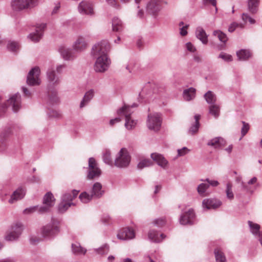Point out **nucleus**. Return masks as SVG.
I'll use <instances>...</instances> for the list:
<instances>
[{"instance_id":"1","label":"nucleus","mask_w":262,"mask_h":262,"mask_svg":"<svg viewBox=\"0 0 262 262\" xmlns=\"http://www.w3.org/2000/svg\"><path fill=\"white\" fill-rule=\"evenodd\" d=\"M136 103H133L131 106L124 105L122 107L119 109L117 114L120 116H124L125 119V127L128 130L134 129L137 123V120L132 118L131 115L133 111L131 108L137 107Z\"/></svg>"},{"instance_id":"2","label":"nucleus","mask_w":262,"mask_h":262,"mask_svg":"<svg viewBox=\"0 0 262 262\" xmlns=\"http://www.w3.org/2000/svg\"><path fill=\"white\" fill-rule=\"evenodd\" d=\"M38 0H11L10 7L14 13L30 10L36 7Z\"/></svg>"},{"instance_id":"3","label":"nucleus","mask_w":262,"mask_h":262,"mask_svg":"<svg viewBox=\"0 0 262 262\" xmlns=\"http://www.w3.org/2000/svg\"><path fill=\"white\" fill-rule=\"evenodd\" d=\"M59 232V222L53 218L51 219L49 223L42 226L40 229V233L42 237L47 239L54 237Z\"/></svg>"},{"instance_id":"4","label":"nucleus","mask_w":262,"mask_h":262,"mask_svg":"<svg viewBox=\"0 0 262 262\" xmlns=\"http://www.w3.org/2000/svg\"><path fill=\"white\" fill-rule=\"evenodd\" d=\"M131 157L127 150L122 148L117 154L114 161V165L119 168H126L130 162Z\"/></svg>"},{"instance_id":"5","label":"nucleus","mask_w":262,"mask_h":262,"mask_svg":"<svg viewBox=\"0 0 262 262\" xmlns=\"http://www.w3.org/2000/svg\"><path fill=\"white\" fill-rule=\"evenodd\" d=\"M162 121V119L160 114L158 113H150L147 116L146 125L149 129L158 132L161 128Z\"/></svg>"},{"instance_id":"6","label":"nucleus","mask_w":262,"mask_h":262,"mask_svg":"<svg viewBox=\"0 0 262 262\" xmlns=\"http://www.w3.org/2000/svg\"><path fill=\"white\" fill-rule=\"evenodd\" d=\"M94 57L96 59L94 66L96 72L104 73L108 70L111 63L108 55Z\"/></svg>"},{"instance_id":"7","label":"nucleus","mask_w":262,"mask_h":262,"mask_svg":"<svg viewBox=\"0 0 262 262\" xmlns=\"http://www.w3.org/2000/svg\"><path fill=\"white\" fill-rule=\"evenodd\" d=\"M111 47L107 40H102L96 43L92 48V54L93 56L107 55Z\"/></svg>"},{"instance_id":"8","label":"nucleus","mask_w":262,"mask_h":262,"mask_svg":"<svg viewBox=\"0 0 262 262\" xmlns=\"http://www.w3.org/2000/svg\"><path fill=\"white\" fill-rule=\"evenodd\" d=\"M165 3V0H150L146 6L147 13L156 17L162 9V5Z\"/></svg>"},{"instance_id":"9","label":"nucleus","mask_w":262,"mask_h":262,"mask_svg":"<svg viewBox=\"0 0 262 262\" xmlns=\"http://www.w3.org/2000/svg\"><path fill=\"white\" fill-rule=\"evenodd\" d=\"M23 229V225L20 223H16L13 224L10 231L6 236V239L9 241L16 240L21 234Z\"/></svg>"},{"instance_id":"10","label":"nucleus","mask_w":262,"mask_h":262,"mask_svg":"<svg viewBox=\"0 0 262 262\" xmlns=\"http://www.w3.org/2000/svg\"><path fill=\"white\" fill-rule=\"evenodd\" d=\"M40 69L38 67H34L28 73L27 83L31 86L40 84L41 81L39 79Z\"/></svg>"},{"instance_id":"11","label":"nucleus","mask_w":262,"mask_h":262,"mask_svg":"<svg viewBox=\"0 0 262 262\" xmlns=\"http://www.w3.org/2000/svg\"><path fill=\"white\" fill-rule=\"evenodd\" d=\"M101 174V170L97 167V163L94 158H90L89 159V172L87 178L92 180L98 178Z\"/></svg>"},{"instance_id":"12","label":"nucleus","mask_w":262,"mask_h":262,"mask_svg":"<svg viewBox=\"0 0 262 262\" xmlns=\"http://www.w3.org/2000/svg\"><path fill=\"white\" fill-rule=\"evenodd\" d=\"M195 221V214L192 209H188L181 215V224L192 225Z\"/></svg>"},{"instance_id":"13","label":"nucleus","mask_w":262,"mask_h":262,"mask_svg":"<svg viewBox=\"0 0 262 262\" xmlns=\"http://www.w3.org/2000/svg\"><path fill=\"white\" fill-rule=\"evenodd\" d=\"M46 28V24H38L36 26L35 32L30 33L28 37L33 42L38 41L43 36V31Z\"/></svg>"},{"instance_id":"14","label":"nucleus","mask_w":262,"mask_h":262,"mask_svg":"<svg viewBox=\"0 0 262 262\" xmlns=\"http://www.w3.org/2000/svg\"><path fill=\"white\" fill-rule=\"evenodd\" d=\"M135 236L134 231L129 228H124L121 229L117 234V237L121 240L133 239Z\"/></svg>"},{"instance_id":"15","label":"nucleus","mask_w":262,"mask_h":262,"mask_svg":"<svg viewBox=\"0 0 262 262\" xmlns=\"http://www.w3.org/2000/svg\"><path fill=\"white\" fill-rule=\"evenodd\" d=\"M78 11L82 14L92 15L94 13L92 4L86 1H83L79 4Z\"/></svg>"},{"instance_id":"16","label":"nucleus","mask_w":262,"mask_h":262,"mask_svg":"<svg viewBox=\"0 0 262 262\" xmlns=\"http://www.w3.org/2000/svg\"><path fill=\"white\" fill-rule=\"evenodd\" d=\"M47 76L50 85L56 86L60 83V78L56 75L53 67L48 69L47 72Z\"/></svg>"},{"instance_id":"17","label":"nucleus","mask_w":262,"mask_h":262,"mask_svg":"<svg viewBox=\"0 0 262 262\" xmlns=\"http://www.w3.org/2000/svg\"><path fill=\"white\" fill-rule=\"evenodd\" d=\"M20 94L16 93L8 100V103L12 106L13 112H17L20 108Z\"/></svg>"},{"instance_id":"18","label":"nucleus","mask_w":262,"mask_h":262,"mask_svg":"<svg viewBox=\"0 0 262 262\" xmlns=\"http://www.w3.org/2000/svg\"><path fill=\"white\" fill-rule=\"evenodd\" d=\"M221 205V201L216 199H205L203 201V207L207 209H216Z\"/></svg>"},{"instance_id":"19","label":"nucleus","mask_w":262,"mask_h":262,"mask_svg":"<svg viewBox=\"0 0 262 262\" xmlns=\"http://www.w3.org/2000/svg\"><path fill=\"white\" fill-rule=\"evenodd\" d=\"M26 194V190L23 187H19L17 189L11 196V198L9 200V202L11 204L14 203L15 201L23 199Z\"/></svg>"},{"instance_id":"20","label":"nucleus","mask_w":262,"mask_h":262,"mask_svg":"<svg viewBox=\"0 0 262 262\" xmlns=\"http://www.w3.org/2000/svg\"><path fill=\"white\" fill-rule=\"evenodd\" d=\"M152 159L156 162L157 164L163 168H166L168 164V161L163 155L158 153L151 154Z\"/></svg>"},{"instance_id":"21","label":"nucleus","mask_w":262,"mask_h":262,"mask_svg":"<svg viewBox=\"0 0 262 262\" xmlns=\"http://www.w3.org/2000/svg\"><path fill=\"white\" fill-rule=\"evenodd\" d=\"M61 55L66 60H73L75 57L74 52L70 49L66 47H61L59 49Z\"/></svg>"},{"instance_id":"22","label":"nucleus","mask_w":262,"mask_h":262,"mask_svg":"<svg viewBox=\"0 0 262 262\" xmlns=\"http://www.w3.org/2000/svg\"><path fill=\"white\" fill-rule=\"evenodd\" d=\"M102 188V185L99 182H96L93 185L91 194L94 198H99L103 195L104 192Z\"/></svg>"},{"instance_id":"23","label":"nucleus","mask_w":262,"mask_h":262,"mask_svg":"<svg viewBox=\"0 0 262 262\" xmlns=\"http://www.w3.org/2000/svg\"><path fill=\"white\" fill-rule=\"evenodd\" d=\"M195 96L196 90L192 87L185 89L183 93V98L187 101L192 100L194 99Z\"/></svg>"},{"instance_id":"24","label":"nucleus","mask_w":262,"mask_h":262,"mask_svg":"<svg viewBox=\"0 0 262 262\" xmlns=\"http://www.w3.org/2000/svg\"><path fill=\"white\" fill-rule=\"evenodd\" d=\"M148 238L156 243H159L162 241V240L166 237V236L163 234H160L159 236L158 232L155 230H150L148 234Z\"/></svg>"},{"instance_id":"25","label":"nucleus","mask_w":262,"mask_h":262,"mask_svg":"<svg viewBox=\"0 0 262 262\" xmlns=\"http://www.w3.org/2000/svg\"><path fill=\"white\" fill-rule=\"evenodd\" d=\"M94 96V91L92 89L86 92L80 103V107L83 108L88 104Z\"/></svg>"},{"instance_id":"26","label":"nucleus","mask_w":262,"mask_h":262,"mask_svg":"<svg viewBox=\"0 0 262 262\" xmlns=\"http://www.w3.org/2000/svg\"><path fill=\"white\" fill-rule=\"evenodd\" d=\"M259 0H248V10L250 13L255 14L257 13L259 5Z\"/></svg>"},{"instance_id":"27","label":"nucleus","mask_w":262,"mask_h":262,"mask_svg":"<svg viewBox=\"0 0 262 262\" xmlns=\"http://www.w3.org/2000/svg\"><path fill=\"white\" fill-rule=\"evenodd\" d=\"M196 37L202 41L203 44H207L208 42V36L205 31L201 27H199L196 29Z\"/></svg>"},{"instance_id":"28","label":"nucleus","mask_w":262,"mask_h":262,"mask_svg":"<svg viewBox=\"0 0 262 262\" xmlns=\"http://www.w3.org/2000/svg\"><path fill=\"white\" fill-rule=\"evenodd\" d=\"M225 144V141L221 137L214 138L208 141L207 145L215 148H220Z\"/></svg>"},{"instance_id":"29","label":"nucleus","mask_w":262,"mask_h":262,"mask_svg":"<svg viewBox=\"0 0 262 262\" xmlns=\"http://www.w3.org/2000/svg\"><path fill=\"white\" fill-rule=\"evenodd\" d=\"M86 47V43L84 39L82 37H79L73 45L74 49L77 52L82 51Z\"/></svg>"},{"instance_id":"30","label":"nucleus","mask_w":262,"mask_h":262,"mask_svg":"<svg viewBox=\"0 0 262 262\" xmlns=\"http://www.w3.org/2000/svg\"><path fill=\"white\" fill-rule=\"evenodd\" d=\"M55 199L53 194L50 192H47L43 196V204H47L49 206H53L55 204Z\"/></svg>"},{"instance_id":"31","label":"nucleus","mask_w":262,"mask_h":262,"mask_svg":"<svg viewBox=\"0 0 262 262\" xmlns=\"http://www.w3.org/2000/svg\"><path fill=\"white\" fill-rule=\"evenodd\" d=\"M112 28L114 31H121L123 28L122 21L117 17H114L112 20Z\"/></svg>"},{"instance_id":"32","label":"nucleus","mask_w":262,"mask_h":262,"mask_svg":"<svg viewBox=\"0 0 262 262\" xmlns=\"http://www.w3.org/2000/svg\"><path fill=\"white\" fill-rule=\"evenodd\" d=\"M72 250L73 253L76 255L84 254L86 251V250L82 248L79 243L72 244Z\"/></svg>"},{"instance_id":"33","label":"nucleus","mask_w":262,"mask_h":262,"mask_svg":"<svg viewBox=\"0 0 262 262\" xmlns=\"http://www.w3.org/2000/svg\"><path fill=\"white\" fill-rule=\"evenodd\" d=\"M206 102L211 105L215 104L216 100L215 95L211 91H208L204 96Z\"/></svg>"},{"instance_id":"34","label":"nucleus","mask_w":262,"mask_h":262,"mask_svg":"<svg viewBox=\"0 0 262 262\" xmlns=\"http://www.w3.org/2000/svg\"><path fill=\"white\" fill-rule=\"evenodd\" d=\"M237 56L240 60H247L250 56L251 53L249 50L242 49L236 52Z\"/></svg>"},{"instance_id":"35","label":"nucleus","mask_w":262,"mask_h":262,"mask_svg":"<svg viewBox=\"0 0 262 262\" xmlns=\"http://www.w3.org/2000/svg\"><path fill=\"white\" fill-rule=\"evenodd\" d=\"M78 191H77L76 190H73L72 191V194L71 193L68 192L64 193L62 198L61 200L63 201H68L69 202H71V201L77 195L78 193Z\"/></svg>"},{"instance_id":"36","label":"nucleus","mask_w":262,"mask_h":262,"mask_svg":"<svg viewBox=\"0 0 262 262\" xmlns=\"http://www.w3.org/2000/svg\"><path fill=\"white\" fill-rule=\"evenodd\" d=\"M74 205L72 202H69L61 200V202L58 205V210L60 212H64L71 205Z\"/></svg>"},{"instance_id":"37","label":"nucleus","mask_w":262,"mask_h":262,"mask_svg":"<svg viewBox=\"0 0 262 262\" xmlns=\"http://www.w3.org/2000/svg\"><path fill=\"white\" fill-rule=\"evenodd\" d=\"M152 165L153 162L151 160L148 159H144L141 160L138 164L137 167L139 169H142L145 167H149Z\"/></svg>"},{"instance_id":"38","label":"nucleus","mask_w":262,"mask_h":262,"mask_svg":"<svg viewBox=\"0 0 262 262\" xmlns=\"http://www.w3.org/2000/svg\"><path fill=\"white\" fill-rule=\"evenodd\" d=\"M213 35L216 36L223 43H226L228 40L227 35L220 30L214 31Z\"/></svg>"},{"instance_id":"39","label":"nucleus","mask_w":262,"mask_h":262,"mask_svg":"<svg viewBox=\"0 0 262 262\" xmlns=\"http://www.w3.org/2000/svg\"><path fill=\"white\" fill-rule=\"evenodd\" d=\"M214 254L216 262H226V259L224 254L219 249H215Z\"/></svg>"},{"instance_id":"40","label":"nucleus","mask_w":262,"mask_h":262,"mask_svg":"<svg viewBox=\"0 0 262 262\" xmlns=\"http://www.w3.org/2000/svg\"><path fill=\"white\" fill-rule=\"evenodd\" d=\"M93 198V196L91 194H89L86 192H82L79 196L80 201L83 203H87L89 202Z\"/></svg>"},{"instance_id":"41","label":"nucleus","mask_w":262,"mask_h":262,"mask_svg":"<svg viewBox=\"0 0 262 262\" xmlns=\"http://www.w3.org/2000/svg\"><path fill=\"white\" fill-rule=\"evenodd\" d=\"M109 246L107 244H104L101 247L95 249V251L98 254L103 255L107 254L109 252Z\"/></svg>"},{"instance_id":"42","label":"nucleus","mask_w":262,"mask_h":262,"mask_svg":"<svg viewBox=\"0 0 262 262\" xmlns=\"http://www.w3.org/2000/svg\"><path fill=\"white\" fill-rule=\"evenodd\" d=\"M209 113L217 118L220 114V107L216 104L211 105L209 108Z\"/></svg>"},{"instance_id":"43","label":"nucleus","mask_w":262,"mask_h":262,"mask_svg":"<svg viewBox=\"0 0 262 262\" xmlns=\"http://www.w3.org/2000/svg\"><path fill=\"white\" fill-rule=\"evenodd\" d=\"M209 188V185L206 183H201L197 187V190L199 194L203 195L206 190Z\"/></svg>"},{"instance_id":"44","label":"nucleus","mask_w":262,"mask_h":262,"mask_svg":"<svg viewBox=\"0 0 262 262\" xmlns=\"http://www.w3.org/2000/svg\"><path fill=\"white\" fill-rule=\"evenodd\" d=\"M8 49L11 52H16L19 48L18 42L15 41L9 42L8 44Z\"/></svg>"},{"instance_id":"45","label":"nucleus","mask_w":262,"mask_h":262,"mask_svg":"<svg viewBox=\"0 0 262 262\" xmlns=\"http://www.w3.org/2000/svg\"><path fill=\"white\" fill-rule=\"evenodd\" d=\"M103 161L107 164H111L112 163L111 153L109 150L105 151L103 155Z\"/></svg>"},{"instance_id":"46","label":"nucleus","mask_w":262,"mask_h":262,"mask_svg":"<svg viewBox=\"0 0 262 262\" xmlns=\"http://www.w3.org/2000/svg\"><path fill=\"white\" fill-rule=\"evenodd\" d=\"M226 193L228 199L232 200L234 199V194L232 190V186L229 183L226 185Z\"/></svg>"},{"instance_id":"47","label":"nucleus","mask_w":262,"mask_h":262,"mask_svg":"<svg viewBox=\"0 0 262 262\" xmlns=\"http://www.w3.org/2000/svg\"><path fill=\"white\" fill-rule=\"evenodd\" d=\"M242 19L245 23L247 21L249 22L251 24H254L255 23V20L254 18H252L247 13H243L242 16Z\"/></svg>"},{"instance_id":"48","label":"nucleus","mask_w":262,"mask_h":262,"mask_svg":"<svg viewBox=\"0 0 262 262\" xmlns=\"http://www.w3.org/2000/svg\"><path fill=\"white\" fill-rule=\"evenodd\" d=\"M200 125V123H193L189 129V134H190L191 135H194V134H196L199 130Z\"/></svg>"},{"instance_id":"49","label":"nucleus","mask_w":262,"mask_h":262,"mask_svg":"<svg viewBox=\"0 0 262 262\" xmlns=\"http://www.w3.org/2000/svg\"><path fill=\"white\" fill-rule=\"evenodd\" d=\"M136 16L140 19H143L145 16V13L143 9L140 8V6L136 7Z\"/></svg>"},{"instance_id":"50","label":"nucleus","mask_w":262,"mask_h":262,"mask_svg":"<svg viewBox=\"0 0 262 262\" xmlns=\"http://www.w3.org/2000/svg\"><path fill=\"white\" fill-rule=\"evenodd\" d=\"M242 122L243 123V127L241 129V134L242 137H243L248 132L249 129V125L245 121H242Z\"/></svg>"},{"instance_id":"51","label":"nucleus","mask_w":262,"mask_h":262,"mask_svg":"<svg viewBox=\"0 0 262 262\" xmlns=\"http://www.w3.org/2000/svg\"><path fill=\"white\" fill-rule=\"evenodd\" d=\"M165 220L164 218H160L154 221V224L158 227H162L165 224Z\"/></svg>"},{"instance_id":"52","label":"nucleus","mask_w":262,"mask_h":262,"mask_svg":"<svg viewBox=\"0 0 262 262\" xmlns=\"http://www.w3.org/2000/svg\"><path fill=\"white\" fill-rule=\"evenodd\" d=\"M7 107V104L2 102V99L0 98V117L4 115L6 111Z\"/></svg>"},{"instance_id":"53","label":"nucleus","mask_w":262,"mask_h":262,"mask_svg":"<svg viewBox=\"0 0 262 262\" xmlns=\"http://www.w3.org/2000/svg\"><path fill=\"white\" fill-rule=\"evenodd\" d=\"M219 58H222L226 61H230L232 60V56L230 55L223 52L219 55Z\"/></svg>"},{"instance_id":"54","label":"nucleus","mask_w":262,"mask_h":262,"mask_svg":"<svg viewBox=\"0 0 262 262\" xmlns=\"http://www.w3.org/2000/svg\"><path fill=\"white\" fill-rule=\"evenodd\" d=\"M52 206H49V205L47 204H43V206H40L38 208V211L40 213H43L45 212H47L50 210V209Z\"/></svg>"},{"instance_id":"55","label":"nucleus","mask_w":262,"mask_h":262,"mask_svg":"<svg viewBox=\"0 0 262 262\" xmlns=\"http://www.w3.org/2000/svg\"><path fill=\"white\" fill-rule=\"evenodd\" d=\"M3 137H5L4 135H0V152L4 151L6 149V145L4 143V139Z\"/></svg>"},{"instance_id":"56","label":"nucleus","mask_w":262,"mask_h":262,"mask_svg":"<svg viewBox=\"0 0 262 262\" xmlns=\"http://www.w3.org/2000/svg\"><path fill=\"white\" fill-rule=\"evenodd\" d=\"M37 209H38L37 206L30 207L25 209L24 210V214H30V213H32L33 212H35L36 210H37Z\"/></svg>"},{"instance_id":"57","label":"nucleus","mask_w":262,"mask_h":262,"mask_svg":"<svg viewBox=\"0 0 262 262\" xmlns=\"http://www.w3.org/2000/svg\"><path fill=\"white\" fill-rule=\"evenodd\" d=\"M201 181H204L205 182H207V184L209 185V186L210 185L213 186V187H216L219 185V183L216 180H211L209 179H206L205 180H201Z\"/></svg>"},{"instance_id":"58","label":"nucleus","mask_w":262,"mask_h":262,"mask_svg":"<svg viewBox=\"0 0 262 262\" xmlns=\"http://www.w3.org/2000/svg\"><path fill=\"white\" fill-rule=\"evenodd\" d=\"M203 4L205 5L211 4L213 6L215 7V11L217 12V9L216 7V0H202Z\"/></svg>"},{"instance_id":"59","label":"nucleus","mask_w":262,"mask_h":262,"mask_svg":"<svg viewBox=\"0 0 262 262\" xmlns=\"http://www.w3.org/2000/svg\"><path fill=\"white\" fill-rule=\"evenodd\" d=\"M239 26H241V27L243 28V26L242 25H239L238 24L236 23H232L229 27V28H228V31L229 32H233L235 30V29L238 27Z\"/></svg>"},{"instance_id":"60","label":"nucleus","mask_w":262,"mask_h":262,"mask_svg":"<svg viewBox=\"0 0 262 262\" xmlns=\"http://www.w3.org/2000/svg\"><path fill=\"white\" fill-rule=\"evenodd\" d=\"M48 114L49 117L51 118H58L60 115L57 111L55 110H51L48 113Z\"/></svg>"},{"instance_id":"61","label":"nucleus","mask_w":262,"mask_h":262,"mask_svg":"<svg viewBox=\"0 0 262 262\" xmlns=\"http://www.w3.org/2000/svg\"><path fill=\"white\" fill-rule=\"evenodd\" d=\"M187 50L190 52H194L196 51L195 47L190 42H187L185 45Z\"/></svg>"},{"instance_id":"62","label":"nucleus","mask_w":262,"mask_h":262,"mask_svg":"<svg viewBox=\"0 0 262 262\" xmlns=\"http://www.w3.org/2000/svg\"><path fill=\"white\" fill-rule=\"evenodd\" d=\"M49 100L52 103H56L58 101V98L56 93L52 94L49 96Z\"/></svg>"},{"instance_id":"63","label":"nucleus","mask_w":262,"mask_h":262,"mask_svg":"<svg viewBox=\"0 0 262 262\" xmlns=\"http://www.w3.org/2000/svg\"><path fill=\"white\" fill-rule=\"evenodd\" d=\"M106 1L108 5L112 7L117 8L119 6L117 2V0H106Z\"/></svg>"},{"instance_id":"64","label":"nucleus","mask_w":262,"mask_h":262,"mask_svg":"<svg viewBox=\"0 0 262 262\" xmlns=\"http://www.w3.org/2000/svg\"><path fill=\"white\" fill-rule=\"evenodd\" d=\"M121 120L120 117H116L114 119H111L110 121V124L111 126L114 125L115 123L119 122Z\"/></svg>"}]
</instances>
